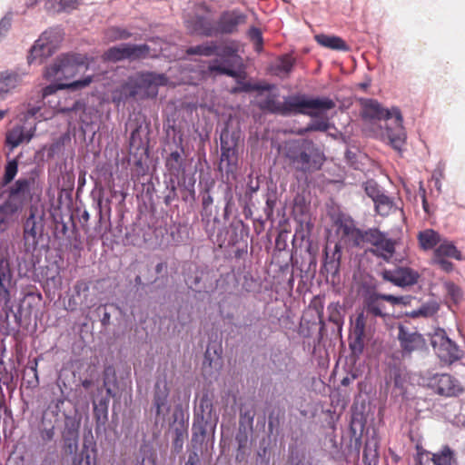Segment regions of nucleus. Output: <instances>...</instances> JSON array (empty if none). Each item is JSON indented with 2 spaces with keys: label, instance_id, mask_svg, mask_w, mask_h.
Masks as SVG:
<instances>
[{
  "label": "nucleus",
  "instance_id": "obj_48",
  "mask_svg": "<svg viewBox=\"0 0 465 465\" xmlns=\"http://www.w3.org/2000/svg\"><path fill=\"white\" fill-rule=\"evenodd\" d=\"M150 46L147 44H129L126 43L127 60L137 61L145 59L150 54Z\"/></svg>",
  "mask_w": 465,
  "mask_h": 465
},
{
  "label": "nucleus",
  "instance_id": "obj_35",
  "mask_svg": "<svg viewBox=\"0 0 465 465\" xmlns=\"http://www.w3.org/2000/svg\"><path fill=\"white\" fill-rule=\"evenodd\" d=\"M223 349L220 342L209 341L203 359V365L218 369L222 366Z\"/></svg>",
  "mask_w": 465,
  "mask_h": 465
},
{
  "label": "nucleus",
  "instance_id": "obj_57",
  "mask_svg": "<svg viewBox=\"0 0 465 465\" xmlns=\"http://www.w3.org/2000/svg\"><path fill=\"white\" fill-rule=\"evenodd\" d=\"M219 280L216 278V275L212 270L206 268L205 272L203 274V279L202 280L201 292L205 293H213L217 289Z\"/></svg>",
  "mask_w": 465,
  "mask_h": 465
},
{
  "label": "nucleus",
  "instance_id": "obj_49",
  "mask_svg": "<svg viewBox=\"0 0 465 465\" xmlns=\"http://www.w3.org/2000/svg\"><path fill=\"white\" fill-rule=\"evenodd\" d=\"M215 41H206L201 45L189 46L186 49L188 55H200L210 57L215 54Z\"/></svg>",
  "mask_w": 465,
  "mask_h": 465
},
{
  "label": "nucleus",
  "instance_id": "obj_56",
  "mask_svg": "<svg viewBox=\"0 0 465 465\" xmlns=\"http://www.w3.org/2000/svg\"><path fill=\"white\" fill-rule=\"evenodd\" d=\"M454 452L449 446H444L439 453L430 458L432 465H452Z\"/></svg>",
  "mask_w": 465,
  "mask_h": 465
},
{
  "label": "nucleus",
  "instance_id": "obj_63",
  "mask_svg": "<svg viewBox=\"0 0 465 465\" xmlns=\"http://www.w3.org/2000/svg\"><path fill=\"white\" fill-rule=\"evenodd\" d=\"M18 172V162L16 159H12L7 162L5 166V173L3 176V185L9 184L15 177Z\"/></svg>",
  "mask_w": 465,
  "mask_h": 465
},
{
  "label": "nucleus",
  "instance_id": "obj_17",
  "mask_svg": "<svg viewBox=\"0 0 465 465\" xmlns=\"http://www.w3.org/2000/svg\"><path fill=\"white\" fill-rule=\"evenodd\" d=\"M247 15L238 9L223 12L216 20L217 36L232 35L238 31V27L246 23Z\"/></svg>",
  "mask_w": 465,
  "mask_h": 465
},
{
  "label": "nucleus",
  "instance_id": "obj_41",
  "mask_svg": "<svg viewBox=\"0 0 465 465\" xmlns=\"http://www.w3.org/2000/svg\"><path fill=\"white\" fill-rule=\"evenodd\" d=\"M373 203L376 213L382 217L388 216L390 213L397 210H401L402 212V209L400 208L393 199L385 193L378 197Z\"/></svg>",
  "mask_w": 465,
  "mask_h": 465
},
{
  "label": "nucleus",
  "instance_id": "obj_5",
  "mask_svg": "<svg viewBox=\"0 0 465 465\" xmlns=\"http://www.w3.org/2000/svg\"><path fill=\"white\" fill-rule=\"evenodd\" d=\"M89 58L81 54H63L56 57L54 64L46 67L45 77L47 79L73 77L82 68H87Z\"/></svg>",
  "mask_w": 465,
  "mask_h": 465
},
{
  "label": "nucleus",
  "instance_id": "obj_23",
  "mask_svg": "<svg viewBox=\"0 0 465 465\" xmlns=\"http://www.w3.org/2000/svg\"><path fill=\"white\" fill-rule=\"evenodd\" d=\"M399 107L384 108L378 101L368 99L363 104V117L371 120H391L394 118V110Z\"/></svg>",
  "mask_w": 465,
  "mask_h": 465
},
{
  "label": "nucleus",
  "instance_id": "obj_21",
  "mask_svg": "<svg viewBox=\"0 0 465 465\" xmlns=\"http://www.w3.org/2000/svg\"><path fill=\"white\" fill-rule=\"evenodd\" d=\"M152 228L149 224L142 222L134 223L125 228V234L123 239L124 245L142 246L151 240Z\"/></svg>",
  "mask_w": 465,
  "mask_h": 465
},
{
  "label": "nucleus",
  "instance_id": "obj_4",
  "mask_svg": "<svg viewBox=\"0 0 465 465\" xmlns=\"http://www.w3.org/2000/svg\"><path fill=\"white\" fill-rule=\"evenodd\" d=\"M334 107V101L329 97H310L303 94H296L283 97L282 116L304 114L314 118L319 113Z\"/></svg>",
  "mask_w": 465,
  "mask_h": 465
},
{
  "label": "nucleus",
  "instance_id": "obj_37",
  "mask_svg": "<svg viewBox=\"0 0 465 465\" xmlns=\"http://www.w3.org/2000/svg\"><path fill=\"white\" fill-rule=\"evenodd\" d=\"M288 465H312V458H306V451L303 447L298 444H289L288 446Z\"/></svg>",
  "mask_w": 465,
  "mask_h": 465
},
{
  "label": "nucleus",
  "instance_id": "obj_42",
  "mask_svg": "<svg viewBox=\"0 0 465 465\" xmlns=\"http://www.w3.org/2000/svg\"><path fill=\"white\" fill-rule=\"evenodd\" d=\"M20 81V75L15 72H4L0 74V101H3L6 94L16 87Z\"/></svg>",
  "mask_w": 465,
  "mask_h": 465
},
{
  "label": "nucleus",
  "instance_id": "obj_43",
  "mask_svg": "<svg viewBox=\"0 0 465 465\" xmlns=\"http://www.w3.org/2000/svg\"><path fill=\"white\" fill-rule=\"evenodd\" d=\"M213 187V183H206L204 188L201 191L202 197V212L201 215L203 220L210 221L213 216V198L211 194V189Z\"/></svg>",
  "mask_w": 465,
  "mask_h": 465
},
{
  "label": "nucleus",
  "instance_id": "obj_20",
  "mask_svg": "<svg viewBox=\"0 0 465 465\" xmlns=\"http://www.w3.org/2000/svg\"><path fill=\"white\" fill-rule=\"evenodd\" d=\"M173 439L172 441L173 452L179 454L183 448L185 437L187 436V425L183 420V413L180 406H177L172 414V423Z\"/></svg>",
  "mask_w": 465,
  "mask_h": 465
},
{
  "label": "nucleus",
  "instance_id": "obj_51",
  "mask_svg": "<svg viewBox=\"0 0 465 465\" xmlns=\"http://www.w3.org/2000/svg\"><path fill=\"white\" fill-rule=\"evenodd\" d=\"M103 58L104 61L113 63L127 60L126 43L108 48Z\"/></svg>",
  "mask_w": 465,
  "mask_h": 465
},
{
  "label": "nucleus",
  "instance_id": "obj_47",
  "mask_svg": "<svg viewBox=\"0 0 465 465\" xmlns=\"http://www.w3.org/2000/svg\"><path fill=\"white\" fill-rule=\"evenodd\" d=\"M215 54L214 55L221 58H232L237 55L238 47L235 41H215Z\"/></svg>",
  "mask_w": 465,
  "mask_h": 465
},
{
  "label": "nucleus",
  "instance_id": "obj_64",
  "mask_svg": "<svg viewBox=\"0 0 465 465\" xmlns=\"http://www.w3.org/2000/svg\"><path fill=\"white\" fill-rule=\"evenodd\" d=\"M364 191L365 193L374 202L378 197H380L384 192V190L374 181L368 180L364 183Z\"/></svg>",
  "mask_w": 465,
  "mask_h": 465
},
{
  "label": "nucleus",
  "instance_id": "obj_38",
  "mask_svg": "<svg viewBox=\"0 0 465 465\" xmlns=\"http://www.w3.org/2000/svg\"><path fill=\"white\" fill-rule=\"evenodd\" d=\"M138 91L136 90L133 79L130 76L114 94V102L125 104L130 99L138 98Z\"/></svg>",
  "mask_w": 465,
  "mask_h": 465
},
{
  "label": "nucleus",
  "instance_id": "obj_58",
  "mask_svg": "<svg viewBox=\"0 0 465 465\" xmlns=\"http://www.w3.org/2000/svg\"><path fill=\"white\" fill-rule=\"evenodd\" d=\"M133 34L125 28L119 26H112L105 30L104 36L108 41L114 42L118 40H126L130 38Z\"/></svg>",
  "mask_w": 465,
  "mask_h": 465
},
{
  "label": "nucleus",
  "instance_id": "obj_26",
  "mask_svg": "<svg viewBox=\"0 0 465 465\" xmlns=\"http://www.w3.org/2000/svg\"><path fill=\"white\" fill-rule=\"evenodd\" d=\"M15 284L9 261L5 258L0 259V296L3 300L9 301L11 289Z\"/></svg>",
  "mask_w": 465,
  "mask_h": 465
},
{
  "label": "nucleus",
  "instance_id": "obj_52",
  "mask_svg": "<svg viewBox=\"0 0 465 465\" xmlns=\"http://www.w3.org/2000/svg\"><path fill=\"white\" fill-rule=\"evenodd\" d=\"M364 338L365 337L349 336L350 359L353 362H356L363 353L365 347Z\"/></svg>",
  "mask_w": 465,
  "mask_h": 465
},
{
  "label": "nucleus",
  "instance_id": "obj_22",
  "mask_svg": "<svg viewBox=\"0 0 465 465\" xmlns=\"http://www.w3.org/2000/svg\"><path fill=\"white\" fill-rule=\"evenodd\" d=\"M324 255L322 271L327 275L333 278L339 275L341 259V246L336 242L333 248L326 245L324 248Z\"/></svg>",
  "mask_w": 465,
  "mask_h": 465
},
{
  "label": "nucleus",
  "instance_id": "obj_34",
  "mask_svg": "<svg viewBox=\"0 0 465 465\" xmlns=\"http://www.w3.org/2000/svg\"><path fill=\"white\" fill-rule=\"evenodd\" d=\"M295 63L296 61L292 55L283 54L272 65V74L282 79L287 78L292 72Z\"/></svg>",
  "mask_w": 465,
  "mask_h": 465
},
{
  "label": "nucleus",
  "instance_id": "obj_45",
  "mask_svg": "<svg viewBox=\"0 0 465 465\" xmlns=\"http://www.w3.org/2000/svg\"><path fill=\"white\" fill-rule=\"evenodd\" d=\"M418 240L423 250H431L440 244V235L432 229H427L419 232Z\"/></svg>",
  "mask_w": 465,
  "mask_h": 465
},
{
  "label": "nucleus",
  "instance_id": "obj_9",
  "mask_svg": "<svg viewBox=\"0 0 465 465\" xmlns=\"http://www.w3.org/2000/svg\"><path fill=\"white\" fill-rule=\"evenodd\" d=\"M173 133L172 144H169L170 153L165 157V167L172 176L179 177L181 173L184 170V153L183 147V135L181 130L177 129L174 125L169 126L167 135Z\"/></svg>",
  "mask_w": 465,
  "mask_h": 465
},
{
  "label": "nucleus",
  "instance_id": "obj_44",
  "mask_svg": "<svg viewBox=\"0 0 465 465\" xmlns=\"http://www.w3.org/2000/svg\"><path fill=\"white\" fill-rule=\"evenodd\" d=\"M163 185V203L166 205H171L174 201L178 200V177L172 175L164 177Z\"/></svg>",
  "mask_w": 465,
  "mask_h": 465
},
{
  "label": "nucleus",
  "instance_id": "obj_10",
  "mask_svg": "<svg viewBox=\"0 0 465 465\" xmlns=\"http://www.w3.org/2000/svg\"><path fill=\"white\" fill-rule=\"evenodd\" d=\"M394 124L385 123L381 125V137L395 151L401 153L407 142V132L403 125V116L400 109L394 110Z\"/></svg>",
  "mask_w": 465,
  "mask_h": 465
},
{
  "label": "nucleus",
  "instance_id": "obj_62",
  "mask_svg": "<svg viewBox=\"0 0 465 465\" xmlns=\"http://www.w3.org/2000/svg\"><path fill=\"white\" fill-rule=\"evenodd\" d=\"M367 318L362 313H357L354 322H351V328L349 336L365 337Z\"/></svg>",
  "mask_w": 465,
  "mask_h": 465
},
{
  "label": "nucleus",
  "instance_id": "obj_8",
  "mask_svg": "<svg viewBox=\"0 0 465 465\" xmlns=\"http://www.w3.org/2000/svg\"><path fill=\"white\" fill-rule=\"evenodd\" d=\"M172 410L170 388L165 378L158 379L153 386L151 412L156 424L166 421Z\"/></svg>",
  "mask_w": 465,
  "mask_h": 465
},
{
  "label": "nucleus",
  "instance_id": "obj_16",
  "mask_svg": "<svg viewBox=\"0 0 465 465\" xmlns=\"http://www.w3.org/2000/svg\"><path fill=\"white\" fill-rule=\"evenodd\" d=\"M362 313L365 318L386 319L390 313L387 306L381 298V293L376 291H366L362 296Z\"/></svg>",
  "mask_w": 465,
  "mask_h": 465
},
{
  "label": "nucleus",
  "instance_id": "obj_6",
  "mask_svg": "<svg viewBox=\"0 0 465 465\" xmlns=\"http://www.w3.org/2000/svg\"><path fill=\"white\" fill-rule=\"evenodd\" d=\"M61 40L60 31L49 29L45 31L30 49L27 60L29 64H42L45 59L53 55Z\"/></svg>",
  "mask_w": 465,
  "mask_h": 465
},
{
  "label": "nucleus",
  "instance_id": "obj_40",
  "mask_svg": "<svg viewBox=\"0 0 465 465\" xmlns=\"http://www.w3.org/2000/svg\"><path fill=\"white\" fill-rule=\"evenodd\" d=\"M379 441L373 435L367 438L362 453L364 465H378L379 462Z\"/></svg>",
  "mask_w": 465,
  "mask_h": 465
},
{
  "label": "nucleus",
  "instance_id": "obj_54",
  "mask_svg": "<svg viewBox=\"0 0 465 465\" xmlns=\"http://www.w3.org/2000/svg\"><path fill=\"white\" fill-rule=\"evenodd\" d=\"M276 96V94L268 95L260 103V108L262 111L282 116V102L277 101Z\"/></svg>",
  "mask_w": 465,
  "mask_h": 465
},
{
  "label": "nucleus",
  "instance_id": "obj_1",
  "mask_svg": "<svg viewBox=\"0 0 465 465\" xmlns=\"http://www.w3.org/2000/svg\"><path fill=\"white\" fill-rule=\"evenodd\" d=\"M285 156L295 170L303 173L321 170L326 160L322 148L310 139H297L287 143Z\"/></svg>",
  "mask_w": 465,
  "mask_h": 465
},
{
  "label": "nucleus",
  "instance_id": "obj_18",
  "mask_svg": "<svg viewBox=\"0 0 465 465\" xmlns=\"http://www.w3.org/2000/svg\"><path fill=\"white\" fill-rule=\"evenodd\" d=\"M420 277L417 271L405 266L382 272V278L399 287L414 285Z\"/></svg>",
  "mask_w": 465,
  "mask_h": 465
},
{
  "label": "nucleus",
  "instance_id": "obj_30",
  "mask_svg": "<svg viewBox=\"0 0 465 465\" xmlns=\"http://www.w3.org/2000/svg\"><path fill=\"white\" fill-rule=\"evenodd\" d=\"M195 183L196 178L194 173L183 174L181 179L178 178V186L180 188L181 197L183 202L189 203L195 202Z\"/></svg>",
  "mask_w": 465,
  "mask_h": 465
},
{
  "label": "nucleus",
  "instance_id": "obj_55",
  "mask_svg": "<svg viewBox=\"0 0 465 465\" xmlns=\"http://www.w3.org/2000/svg\"><path fill=\"white\" fill-rule=\"evenodd\" d=\"M255 410L253 407H241L239 413V428L253 430Z\"/></svg>",
  "mask_w": 465,
  "mask_h": 465
},
{
  "label": "nucleus",
  "instance_id": "obj_13",
  "mask_svg": "<svg viewBox=\"0 0 465 465\" xmlns=\"http://www.w3.org/2000/svg\"><path fill=\"white\" fill-rule=\"evenodd\" d=\"M428 387L436 394L444 397H456L464 391L460 382L448 373H435L428 379Z\"/></svg>",
  "mask_w": 465,
  "mask_h": 465
},
{
  "label": "nucleus",
  "instance_id": "obj_12",
  "mask_svg": "<svg viewBox=\"0 0 465 465\" xmlns=\"http://www.w3.org/2000/svg\"><path fill=\"white\" fill-rule=\"evenodd\" d=\"M23 238L25 252H34L38 246L39 239L43 236V216H36L35 211L31 209L29 216L23 225Z\"/></svg>",
  "mask_w": 465,
  "mask_h": 465
},
{
  "label": "nucleus",
  "instance_id": "obj_27",
  "mask_svg": "<svg viewBox=\"0 0 465 465\" xmlns=\"http://www.w3.org/2000/svg\"><path fill=\"white\" fill-rule=\"evenodd\" d=\"M408 379L409 375L406 367L397 363L390 365L387 382H392L394 389L399 391V394L403 395L405 393Z\"/></svg>",
  "mask_w": 465,
  "mask_h": 465
},
{
  "label": "nucleus",
  "instance_id": "obj_31",
  "mask_svg": "<svg viewBox=\"0 0 465 465\" xmlns=\"http://www.w3.org/2000/svg\"><path fill=\"white\" fill-rule=\"evenodd\" d=\"M207 267L190 265L184 272V282L187 287L195 292H201L202 280Z\"/></svg>",
  "mask_w": 465,
  "mask_h": 465
},
{
  "label": "nucleus",
  "instance_id": "obj_11",
  "mask_svg": "<svg viewBox=\"0 0 465 465\" xmlns=\"http://www.w3.org/2000/svg\"><path fill=\"white\" fill-rule=\"evenodd\" d=\"M362 243L372 245L371 253L385 261H390L395 252V241L377 228L364 230Z\"/></svg>",
  "mask_w": 465,
  "mask_h": 465
},
{
  "label": "nucleus",
  "instance_id": "obj_28",
  "mask_svg": "<svg viewBox=\"0 0 465 465\" xmlns=\"http://www.w3.org/2000/svg\"><path fill=\"white\" fill-rule=\"evenodd\" d=\"M92 81H93V76L92 75H87V76H84L82 79H79V80H76V81H73L71 83H57V82L51 83L50 84H48V85H46L45 87L43 88L42 94H43V97H46V96L54 94L58 90H63V89L78 90V89H82V88H84V87L88 86L92 83Z\"/></svg>",
  "mask_w": 465,
  "mask_h": 465
},
{
  "label": "nucleus",
  "instance_id": "obj_14",
  "mask_svg": "<svg viewBox=\"0 0 465 465\" xmlns=\"http://www.w3.org/2000/svg\"><path fill=\"white\" fill-rule=\"evenodd\" d=\"M397 339L400 342L402 358H410L414 351H423L427 343L422 334L411 331L408 327L400 324Z\"/></svg>",
  "mask_w": 465,
  "mask_h": 465
},
{
  "label": "nucleus",
  "instance_id": "obj_32",
  "mask_svg": "<svg viewBox=\"0 0 465 465\" xmlns=\"http://www.w3.org/2000/svg\"><path fill=\"white\" fill-rule=\"evenodd\" d=\"M110 398L109 396L101 397L97 401L93 402L95 430L104 428L108 421Z\"/></svg>",
  "mask_w": 465,
  "mask_h": 465
},
{
  "label": "nucleus",
  "instance_id": "obj_19",
  "mask_svg": "<svg viewBox=\"0 0 465 465\" xmlns=\"http://www.w3.org/2000/svg\"><path fill=\"white\" fill-rule=\"evenodd\" d=\"M98 449L96 441L92 435L84 436L82 448L79 452L75 451L72 456V465H98Z\"/></svg>",
  "mask_w": 465,
  "mask_h": 465
},
{
  "label": "nucleus",
  "instance_id": "obj_39",
  "mask_svg": "<svg viewBox=\"0 0 465 465\" xmlns=\"http://www.w3.org/2000/svg\"><path fill=\"white\" fill-rule=\"evenodd\" d=\"M194 30L201 35L206 37H216V21H213L204 15H197L194 20Z\"/></svg>",
  "mask_w": 465,
  "mask_h": 465
},
{
  "label": "nucleus",
  "instance_id": "obj_3",
  "mask_svg": "<svg viewBox=\"0 0 465 465\" xmlns=\"http://www.w3.org/2000/svg\"><path fill=\"white\" fill-rule=\"evenodd\" d=\"M219 417L213 409V397L203 391L193 410L192 441L202 444L206 436L215 433Z\"/></svg>",
  "mask_w": 465,
  "mask_h": 465
},
{
  "label": "nucleus",
  "instance_id": "obj_7",
  "mask_svg": "<svg viewBox=\"0 0 465 465\" xmlns=\"http://www.w3.org/2000/svg\"><path fill=\"white\" fill-rule=\"evenodd\" d=\"M131 77L138 91V99L142 100L155 98L158 94L159 87L164 86L168 83V78L164 74L150 71L138 72Z\"/></svg>",
  "mask_w": 465,
  "mask_h": 465
},
{
  "label": "nucleus",
  "instance_id": "obj_24",
  "mask_svg": "<svg viewBox=\"0 0 465 465\" xmlns=\"http://www.w3.org/2000/svg\"><path fill=\"white\" fill-rule=\"evenodd\" d=\"M130 151L134 154L147 153L149 150L148 130L142 124H136L129 139Z\"/></svg>",
  "mask_w": 465,
  "mask_h": 465
},
{
  "label": "nucleus",
  "instance_id": "obj_2",
  "mask_svg": "<svg viewBox=\"0 0 465 465\" xmlns=\"http://www.w3.org/2000/svg\"><path fill=\"white\" fill-rule=\"evenodd\" d=\"M220 158L218 170L223 182L231 184L236 181L240 169L239 144L241 143V131L230 129L226 124L220 132Z\"/></svg>",
  "mask_w": 465,
  "mask_h": 465
},
{
  "label": "nucleus",
  "instance_id": "obj_53",
  "mask_svg": "<svg viewBox=\"0 0 465 465\" xmlns=\"http://www.w3.org/2000/svg\"><path fill=\"white\" fill-rule=\"evenodd\" d=\"M79 422L75 419L66 416L64 428L62 431V440H79Z\"/></svg>",
  "mask_w": 465,
  "mask_h": 465
},
{
  "label": "nucleus",
  "instance_id": "obj_36",
  "mask_svg": "<svg viewBox=\"0 0 465 465\" xmlns=\"http://www.w3.org/2000/svg\"><path fill=\"white\" fill-rule=\"evenodd\" d=\"M320 45L336 51H349L350 47L340 36L319 34L314 36Z\"/></svg>",
  "mask_w": 465,
  "mask_h": 465
},
{
  "label": "nucleus",
  "instance_id": "obj_15",
  "mask_svg": "<svg viewBox=\"0 0 465 465\" xmlns=\"http://www.w3.org/2000/svg\"><path fill=\"white\" fill-rule=\"evenodd\" d=\"M334 225L337 232L341 235V240L349 243L352 247H360L362 243L363 230L356 227L354 220L344 213H340L334 220Z\"/></svg>",
  "mask_w": 465,
  "mask_h": 465
},
{
  "label": "nucleus",
  "instance_id": "obj_33",
  "mask_svg": "<svg viewBox=\"0 0 465 465\" xmlns=\"http://www.w3.org/2000/svg\"><path fill=\"white\" fill-rule=\"evenodd\" d=\"M103 385L106 391V396L116 398L120 390L115 369L113 365L104 367L103 373Z\"/></svg>",
  "mask_w": 465,
  "mask_h": 465
},
{
  "label": "nucleus",
  "instance_id": "obj_60",
  "mask_svg": "<svg viewBox=\"0 0 465 465\" xmlns=\"http://www.w3.org/2000/svg\"><path fill=\"white\" fill-rule=\"evenodd\" d=\"M330 128H334V125L331 124L328 120L324 119H315L311 121L304 129L301 132V134L310 133V132H326Z\"/></svg>",
  "mask_w": 465,
  "mask_h": 465
},
{
  "label": "nucleus",
  "instance_id": "obj_29",
  "mask_svg": "<svg viewBox=\"0 0 465 465\" xmlns=\"http://www.w3.org/2000/svg\"><path fill=\"white\" fill-rule=\"evenodd\" d=\"M35 135V129L25 130L22 125H16L6 133L5 143L11 148L17 147L23 142H29Z\"/></svg>",
  "mask_w": 465,
  "mask_h": 465
},
{
  "label": "nucleus",
  "instance_id": "obj_61",
  "mask_svg": "<svg viewBox=\"0 0 465 465\" xmlns=\"http://www.w3.org/2000/svg\"><path fill=\"white\" fill-rule=\"evenodd\" d=\"M63 112H73L78 114L79 120L84 124H89L90 121L86 116V105L85 103L80 100L74 101L70 107H64Z\"/></svg>",
  "mask_w": 465,
  "mask_h": 465
},
{
  "label": "nucleus",
  "instance_id": "obj_59",
  "mask_svg": "<svg viewBox=\"0 0 465 465\" xmlns=\"http://www.w3.org/2000/svg\"><path fill=\"white\" fill-rule=\"evenodd\" d=\"M34 181L27 178H19L15 181L9 190L10 198H15L16 196L29 192V188Z\"/></svg>",
  "mask_w": 465,
  "mask_h": 465
},
{
  "label": "nucleus",
  "instance_id": "obj_50",
  "mask_svg": "<svg viewBox=\"0 0 465 465\" xmlns=\"http://www.w3.org/2000/svg\"><path fill=\"white\" fill-rule=\"evenodd\" d=\"M284 420V411L280 407H273L268 413V433L277 432Z\"/></svg>",
  "mask_w": 465,
  "mask_h": 465
},
{
  "label": "nucleus",
  "instance_id": "obj_25",
  "mask_svg": "<svg viewBox=\"0 0 465 465\" xmlns=\"http://www.w3.org/2000/svg\"><path fill=\"white\" fill-rule=\"evenodd\" d=\"M463 351L453 341L447 336L440 337V343L438 349V356L440 361L451 364L461 359Z\"/></svg>",
  "mask_w": 465,
  "mask_h": 465
},
{
  "label": "nucleus",
  "instance_id": "obj_46",
  "mask_svg": "<svg viewBox=\"0 0 465 465\" xmlns=\"http://www.w3.org/2000/svg\"><path fill=\"white\" fill-rule=\"evenodd\" d=\"M434 256H442L453 258L457 261L463 259L461 252L457 249L452 242L443 241L434 250Z\"/></svg>",
  "mask_w": 465,
  "mask_h": 465
}]
</instances>
